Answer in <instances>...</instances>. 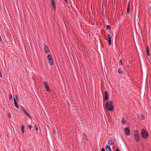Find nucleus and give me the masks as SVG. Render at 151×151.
<instances>
[{"label":"nucleus","instance_id":"20","mask_svg":"<svg viewBox=\"0 0 151 151\" xmlns=\"http://www.w3.org/2000/svg\"><path fill=\"white\" fill-rule=\"evenodd\" d=\"M107 37L108 40H111V37L109 34H108Z\"/></svg>","mask_w":151,"mask_h":151},{"label":"nucleus","instance_id":"5","mask_svg":"<svg viewBox=\"0 0 151 151\" xmlns=\"http://www.w3.org/2000/svg\"><path fill=\"white\" fill-rule=\"evenodd\" d=\"M134 137L136 142H138L139 141V136L137 132H135L134 133Z\"/></svg>","mask_w":151,"mask_h":151},{"label":"nucleus","instance_id":"17","mask_svg":"<svg viewBox=\"0 0 151 151\" xmlns=\"http://www.w3.org/2000/svg\"><path fill=\"white\" fill-rule=\"evenodd\" d=\"M24 126L23 124L22 125L21 131L22 134L24 133Z\"/></svg>","mask_w":151,"mask_h":151},{"label":"nucleus","instance_id":"3","mask_svg":"<svg viewBox=\"0 0 151 151\" xmlns=\"http://www.w3.org/2000/svg\"><path fill=\"white\" fill-rule=\"evenodd\" d=\"M47 58L48 60V62L50 65H52L53 64V62L51 55L50 54L47 55Z\"/></svg>","mask_w":151,"mask_h":151},{"label":"nucleus","instance_id":"19","mask_svg":"<svg viewBox=\"0 0 151 151\" xmlns=\"http://www.w3.org/2000/svg\"><path fill=\"white\" fill-rule=\"evenodd\" d=\"M9 99H12V95L11 93H9Z\"/></svg>","mask_w":151,"mask_h":151},{"label":"nucleus","instance_id":"28","mask_svg":"<svg viewBox=\"0 0 151 151\" xmlns=\"http://www.w3.org/2000/svg\"><path fill=\"white\" fill-rule=\"evenodd\" d=\"M21 109L22 110H23L24 111L25 110L23 107H21Z\"/></svg>","mask_w":151,"mask_h":151},{"label":"nucleus","instance_id":"25","mask_svg":"<svg viewBox=\"0 0 151 151\" xmlns=\"http://www.w3.org/2000/svg\"><path fill=\"white\" fill-rule=\"evenodd\" d=\"M108 42L109 43V45H111V40H108Z\"/></svg>","mask_w":151,"mask_h":151},{"label":"nucleus","instance_id":"1","mask_svg":"<svg viewBox=\"0 0 151 151\" xmlns=\"http://www.w3.org/2000/svg\"><path fill=\"white\" fill-rule=\"evenodd\" d=\"M105 106L107 110L112 111L113 109V104L111 101H109L106 103Z\"/></svg>","mask_w":151,"mask_h":151},{"label":"nucleus","instance_id":"32","mask_svg":"<svg viewBox=\"0 0 151 151\" xmlns=\"http://www.w3.org/2000/svg\"><path fill=\"white\" fill-rule=\"evenodd\" d=\"M101 151H105L104 149V148H102Z\"/></svg>","mask_w":151,"mask_h":151},{"label":"nucleus","instance_id":"13","mask_svg":"<svg viewBox=\"0 0 151 151\" xmlns=\"http://www.w3.org/2000/svg\"><path fill=\"white\" fill-rule=\"evenodd\" d=\"M108 143L109 144L111 145L112 144H114V142L113 140L112 139H110L108 141Z\"/></svg>","mask_w":151,"mask_h":151},{"label":"nucleus","instance_id":"14","mask_svg":"<svg viewBox=\"0 0 151 151\" xmlns=\"http://www.w3.org/2000/svg\"><path fill=\"white\" fill-rule=\"evenodd\" d=\"M129 4H128V6L127 8V14H129Z\"/></svg>","mask_w":151,"mask_h":151},{"label":"nucleus","instance_id":"6","mask_svg":"<svg viewBox=\"0 0 151 151\" xmlns=\"http://www.w3.org/2000/svg\"><path fill=\"white\" fill-rule=\"evenodd\" d=\"M125 134L127 136H129L130 134V130L129 127H126L124 129Z\"/></svg>","mask_w":151,"mask_h":151},{"label":"nucleus","instance_id":"10","mask_svg":"<svg viewBox=\"0 0 151 151\" xmlns=\"http://www.w3.org/2000/svg\"><path fill=\"white\" fill-rule=\"evenodd\" d=\"M52 5L53 6V8L55 9H56V6L55 5V2L54 0H52Z\"/></svg>","mask_w":151,"mask_h":151},{"label":"nucleus","instance_id":"18","mask_svg":"<svg viewBox=\"0 0 151 151\" xmlns=\"http://www.w3.org/2000/svg\"><path fill=\"white\" fill-rule=\"evenodd\" d=\"M45 88L46 89L47 91H50V89L49 88V86H45Z\"/></svg>","mask_w":151,"mask_h":151},{"label":"nucleus","instance_id":"31","mask_svg":"<svg viewBox=\"0 0 151 151\" xmlns=\"http://www.w3.org/2000/svg\"><path fill=\"white\" fill-rule=\"evenodd\" d=\"M116 151H119V150L118 148H117Z\"/></svg>","mask_w":151,"mask_h":151},{"label":"nucleus","instance_id":"35","mask_svg":"<svg viewBox=\"0 0 151 151\" xmlns=\"http://www.w3.org/2000/svg\"><path fill=\"white\" fill-rule=\"evenodd\" d=\"M54 134H55V132L54 131Z\"/></svg>","mask_w":151,"mask_h":151},{"label":"nucleus","instance_id":"22","mask_svg":"<svg viewBox=\"0 0 151 151\" xmlns=\"http://www.w3.org/2000/svg\"><path fill=\"white\" fill-rule=\"evenodd\" d=\"M118 73L119 74H122V70H120V69H118Z\"/></svg>","mask_w":151,"mask_h":151},{"label":"nucleus","instance_id":"2","mask_svg":"<svg viewBox=\"0 0 151 151\" xmlns=\"http://www.w3.org/2000/svg\"><path fill=\"white\" fill-rule=\"evenodd\" d=\"M141 134L142 137L145 139H146L148 137L149 135L146 131L143 129L142 130Z\"/></svg>","mask_w":151,"mask_h":151},{"label":"nucleus","instance_id":"21","mask_svg":"<svg viewBox=\"0 0 151 151\" xmlns=\"http://www.w3.org/2000/svg\"><path fill=\"white\" fill-rule=\"evenodd\" d=\"M84 136L83 137V139H85V140L86 141H87L88 140V139L87 138V137L86 136V134L84 133Z\"/></svg>","mask_w":151,"mask_h":151},{"label":"nucleus","instance_id":"24","mask_svg":"<svg viewBox=\"0 0 151 151\" xmlns=\"http://www.w3.org/2000/svg\"><path fill=\"white\" fill-rule=\"evenodd\" d=\"M107 29H110L111 28L110 26L109 25H107L106 26Z\"/></svg>","mask_w":151,"mask_h":151},{"label":"nucleus","instance_id":"15","mask_svg":"<svg viewBox=\"0 0 151 151\" xmlns=\"http://www.w3.org/2000/svg\"><path fill=\"white\" fill-rule=\"evenodd\" d=\"M146 53L147 55L149 56L150 55V53L149 52V47L147 46L146 47Z\"/></svg>","mask_w":151,"mask_h":151},{"label":"nucleus","instance_id":"30","mask_svg":"<svg viewBox=\"0 0 151 151\" xmlns=\"http://www.w3.org/2000/svg\"><path fill=\"white\" fill-rule=\"evenodd\" d=\"M29 128L30 130H32V127L31 126L29 125Z\"/></svg>","mask_w":151,"mask_h":151},{"label":"nucleus","instance_id":"26","mask_svg":"<svg viewBox=\"0 0 151 151\" xmlns=\"http://www.w3.org/2000/svg\"><path fill=\"white\" fill-rule=\"evenodd\" d=\"M44 84L45 86H47V83L46 82H44Z\"/></svg>","mask_w":151,"mask_h":151},{"label":"nucleus","instance_id":"7","mask_svg":"<svg viewBox=\"0 0 151 151\" xmlns=\"http://www.w3.org/2000/svg\"><path fill=\"white\" fill-rule=\"evenodd\" d=\"M105 97L104 99L106 101H107L109 99V94L106 91L104 92Z\"/></svg>","mask_w":151,"mask_h":151},{"label":"nucleus","instance_id":"16","mask_svg":"<svg viewBox=\"0 0 151 151\" xmlns=\"http://www.w3.org/2000/svg\"><path fill=\"white\" fill-rule=\"evenodd\" d=\"M121 122L122 124H125L126 123V121L124 119V118L123 117L122 118Z\"/></svg>","mask_w":151,"mask_h":151},{"label":"nucleus","instance_id":"4","mask_svg":"<svg viewBox=\"0 0 151 151\" xmlns=\"http://www.w3.org/2000/svg\"><path fill=\"white\" fill-rule=\"evenodd\" d=\"M15 97H16V98L15 97L14 98V106L16 107L18 109H19V107L17 105V96L16 95H15Z\"/></svg>","mask_w":151,"mask_h":151},{"label":"nucleus","instance_id":"23","mask_svg":"<svg viewBox=\"0 0 151 151\" xmlns=\"http://www.w3.org/2000/svg\"><path fill=\"white\" fill-rule=\"evenodd\" d=\"M34 128L35 129V130H37V131L38 130V128L36 125H35Z\"/></svg>","mask_w":151,"mask_h":151},{"label":"nucleus","instance_id":"12","mask_svg":"<svg viewBox=\"0 0 151 151\" xmlns=\"http://www.w3.org/2000/svg\"><path fill=\"white\" fill-rule=\"evenodd\" d=\"M24 112L27 115V116H28V117L30 119H31V116L29 114L26 110H25L24 111Z\"/></svg>","mask_w":151,"mask_h":151},{"label":"nucleus","instance_id":"9","mask_svg":"<svg viewBox=\"0 0 151 151\" xmlns=\"http://www.w3.org/2000/svg\"><path fill=\"white\" fill-rule=\"evenodd\" d=\"M107 151H111L110 147L108 145H106L105 147Z\"/></svg>","mask_w":151,"mask_h":151},{"label":"nucleus","instance_id":"34","mask_svg":"<svg viewBox=\"0 0 151 151\" xmlns=\"http://www.w3.org/2000/svg\"><path fill=\"white\" fill-rule=\"evenodd\" d=\"M65 2H67V0H65Z\"/></svg>","mask_w":151,"mask_h":151},{"label":"nucleus","instance_id":"29","mask_svg":"<svg viewBox=\"0 0 151 151\" xmlns=\"http://www.w3.org/2000/svg\"><path fill=\"white\" fill-rule=\"evenodd\" d=\"M11 114L10 112L8 113V116L9 117H11Z\"/></svg>","mask_w":151,"mask_h":151},{"label":"nucleus","instance_id":"27","mask_svg":"<svg viewBox=\"0 0 151 151\" xmlns=\"http://www.w3.org/2000/svg\"><path fill=\"white\" fill-rule=\"evenodd\" d=\"M122 64V62L121 60H120V62H119V65H121Z\"/></svg>","mask_w":151,"mask_h":151},{"label":"nucleus","instance_id":"33","mask_svg":"<svg viewBox=\"0 0 151 151\" xmlns=\"http://www.w3.org/2000/svg\"><path fill=\"white\" fill-rule=\"evenodd\" d=\"M1 41H2L1 38V36H0V42Z\"/></svg>","mask_w":151,"mask_h":151},{"label":"nucleus","instance_id":"11","mask_svg":"<svg viewBox=\"0 0 151 151\" xmlns=\"http://www.w3.org/2000/svg\"><path fill=\"white\" fill-rule=\"evenodd\" d=\"M139 117H140V119L141 120H142L145 118L144 116L142 114H140L139 116Z\"/></svg>","mask_w":151,"mask_h":151},{"label":"nucleus","instance_id":"8","mask_svg":"<svg viewBox=\"0 0 151 151\" xmlns=\"http://www.w3.org/2000/svg\"><path fill=\"white\" fill-rule=\"evenodd\" d=\"M44 49L46 53H48L49 52V49L47 45H44Z\"/></svg>","mask_w":151,"mask_h":151}]
</instances>
